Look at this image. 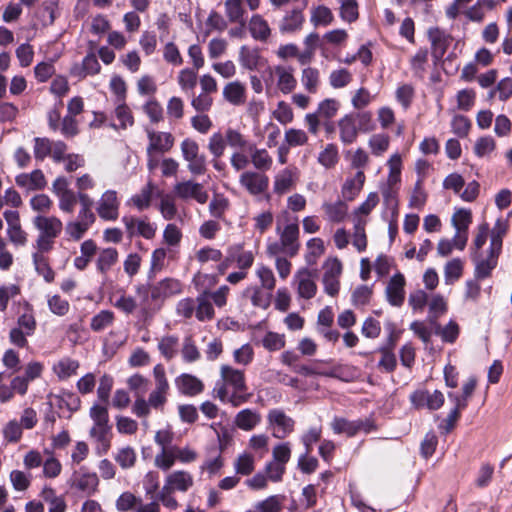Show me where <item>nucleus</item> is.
I'll use <instances>...</instances> for the list:
<instances>
[{
  "label": "nucleus",
  "mask_w": 512,
  "mask_h": 512,
  "mask_svg": "<svg viewBox=\"0 0 512 512\" xmlns=\"http://www.w3.org/2000/svg\"><path fill=\"white\" fill-rule=\"evenodd\" d=\"M194 485L193 475L186 470H175L168 473L164 484L157 494V502L169 510H176L179 503L174 496L175 492L186 493Z\"/></svg>",
  "instance_id": "7ed1b4c3"
},
{
  "label": "nucleus",
  "mask_w": 512,
  "mask_h": 512,
  "mask_svg": "<svg viewBox=\"0 0 512 512\" xmlns=\"http://www.w3.org/2000/svg\"><path fill=\"white\" fill-rule=\"evenodd\" d=\"M226 143L229 147L237 150H247L249 145H252L245 136L238 130L228 128L225 131Z\"/></svg>",
  "instance_id": "864d4df0"
},
{
  "label": "nucleus",
  "mask_w": 512,
  "mask_h": 512,
  "mask_svg": "<svg viewBox=\"0 0 512 512\" xmlns=\"http://www.w3.org/2000/svg\"><path fill=\"white\" fill-rule=\"evenodd\" d=\"M304 21L301 10L294 9L283 17L279 29L282 33H293L302 28Z\"/></svg>",
  "instance_id": "58836bf2"
},
{
  "label": "nucleus",
  "mask_w": 512,
  "mask_h": 512,
  "mask_svg": "<svg viewBox=\"0 0 512 512\" xmlns=\"http://www.w3.org/2000/svg\"><path fill=\"white\" fill-rule=\"evenodd\" d=\"M497 95L499 100L507 101L512 96V78L505 77L501 79L495 88L489 92V97L494 98Z\"/></svg>",
  "instance_id": "338daca9"
},
{
  "label": "nucleus",
  "mask_w": 512,
  "mask_h": 512,
  "mask_svg": "<svg viewBox=\"0 0 512 512\" xmlns=\"http://www.w3.org/2000/svg\"><path fill=\"white\" fill-rule=\"evenodd\" d=\"M128 234L132 237L139 235L147 240L153 239L156 235L157 226L148 219H139L135 217L125 216L122 218Z\"/></svg>",
  "instance_id": "a211bd4d"
},
{
  "label": "nucleus",
  "mask_w": 512,
  "mask_h": 512,
  "mask_svg": "<svg viewBox=\"0 0 512 512\" xmlns=\"http://www.w3.org/2000/svg\"><path fill=\"white\" fill-rule=\"evenodd\" d=\"M301 83L308 93H317L320 85L319 70L313 67L304 68L301 73Z\"/></svg>",
  "instance_id": "de8ad7c7"
},
{
  "label": "nucleus",
  "mask_w": 512,
  "mask_h": 512,
  "mask_svg": "<svg viewBox=\"0 0 512 512\" xmlns=\"http://www.w3.org/2000/svg\"><path fill=\"white\" fill-rule=\"evenodd\" d=\"M154 185L152 182H148L139 193L133 195L130 202L139 210L143 211L149 208L152 200V194L154 191Z\"/></svg>",
  "instance_id": "8fccbe9b"
},
{
  "label": "nucleus",
  "mask_w": 512,
  "mask_h": 512,
  "mask_svg": "<svg viewBox=\"0 0 512 512\" xmlns=\"http://www.w3.org/2000/svg\"><path fill=\"white\" fill-rule=\"evenodd\" d=\"M115 118L119 121V125L112 124L113 128H121L126 129L130 127L134 123V118L132 116L130 108L124 102H118L115 111Z\"/></svg>",
  "instance_id": "680f3d73"
},
{
  "label": "nucleus",
  "mask_w": 512,
  "mask_h": 512,
  "mask_svg": "<svg viewBox=\"0 0 512 512\" xmlns=\"http://www.w3.org/2000/svg\"><path fill=\"white\" fill-rule=\"evenodd\" d=\"M452 225L456 231L467 232L472 222V213L469 209H458L452 216Z\"/></svg>",
  "instance_id": "e2e57ef3"
},
{
  "label": "nucleus",
  "mask_w": 512,
  "mask_h": 512,
  "mask_svg": "<svg viewBox=\"0 0 512 512\" xmlns=\"http://www.w3.org/2000/svg\"><path fill=\"white\" fill-rule=\"evenodd\" d=\"M239 63L244 69L254 71L262 65L263 58L259 49L243 45L239 50Z\"/></svg>",
  "instance_id": "7c9ffc66"
},
{
  "label": "nucleus",
  "mask_w": 512,
  "mask_h": 512,
  "mask_svg": "<svg viewBox=\"0 0 512 512\" xmlns=\"http://www.w3.org/2000/svg\"><path fill=\"white\" fill-rule=\"evenodd\" d=\"M222 96L229 104L241 106L247 99L246 85L239 80L228 82L223 87Z\"/></svg>",
  "instance_id": "bb28decb"
},
{
  "label": "nucleus",
  "mask_w": 512,
  "mask_h": 512,
  "mask_svg": "<svg viewBox=\"0 0 512 512\" xmlns=\"http://www.w3.org/2000/svg\"><path fill=\"white\" fill-rule=\"evenodd\" d=\"M352 79V73L345 68L333 70L328 78L330 86L334 89H341L348 86L352 82Z\"/></svg>",
  "instance_id": "4d7b16f0"
},
{
  "label": "nucleus",
  "mask_w": 512,
  "mask_h": 512,
  "mask_svg": "<svg viewBox=\"0 0 512 512\" xmlns=\"http://www.w3.org/2000/svg\"><path fill=\"white\" fill-rule=\"evenodd\" d=\"M244 296L248 297L251 304L263 310L269 308L272 301V292L259 286H249L244 290Z\"/></svg>",
  "instance_id": "72a5a7b5"
},
{
  "label": "nucleus",
  "mask_w": 512,
  "mask_h": 512,
  "mask_svg": "<svg viewBox=\"0 0 512 512\" xmlns=\"http://www.w3.org/2000/svg\"><path fill=\"white\" fill-rule=\"evenodd\" d=\"M183 159L187 162V169L192 175H203L207 170L206 157L200 154L198 143L186 138L180 144Z\"/></svg>",
  "instance_id": "0eeeda50"
},
{
  "label": "nucleus",
  "mask_w": 512,
  "mask_h": 512,
  "mask_svg": "<svg viewBox=\"0 0 512 512\" xmlns=\"http://www.w3.org/2000/svg\"><path fill=\"white\" fill-rule=\"evenodd\" d=\"M340 102L334 98H326L319 102L315 111L323 119H331L335 117L340 109Z\"/></svg>",
  "instance_id": "13d9d810"
},
{
  "label": "nucleus",
  "mask_w": 512,
  "mask_h": 512,
  "mask_svg": "<svg viewBox=\"0 0 512 512\" xmlns=\"http://www.w3.org/2000/svg\"><path fill=\"white\" fill-rule=\"evenodd\" d=\"M175 386L178 391L189 397L199 395L204 390L203 382L196 376L183 373L175 379Z\"/></svg>",
  "instance_id": "393cba45"
},
{
  "label": "nucleus",
  "mask_w": 512,
  "mask_h": 512,
  "mask_svg": "<svg viewBox=\"0 0 512 512\" xmlns=\"http://www.w3.org/2000/svg\"><path fill=\"white\" fill-rule=\"evenodd\" d=\"M254 463V456L250 453L244 452L235 459L234 470L240 475H250L255 469Z\"/></svg>",
  "instance_id": "bf43d9fd"
},
{
  "label": "nucleus",
  "mask_w": 512,
  "mask_h": 512,
  "mask_svg": "<svg viewBox=\"0 0 512 512\" xmlns=\"http://www.w3.org/2000/svg\"><path fill=\"white\" fill-rule=\"evenodd\" d=\"M330 426L335 434H345L347 437H353L361 431L369 433L373 430V424L369 420L358 419L350 421L344 417L337 416L333 418Z\"/></svg>",
  "instance_id": "9d476101"
},
{
  "label": "nucleus",
  "mask_w": 512,
  "mask_h": 512,
  "mask_svg": "<svg viewBox=\"0 0 512 512\" xmlns=\"http://www.w3.org/2000/svg\"><path fill=\"white\" fill-rule=\"evenodd\" d=\"M183 291V284L175 278H165L151 288V297L154 300L178 295Z\"/></svg>",
  "instance_id": "5701e85b"
},
{
  "label": "nucleus",
  "mask_w": 512,
  "mask_h": 512,
  "mask_svg": "<svg viewBox=\"0 0 512 512\" xmlns=\"http://www.w3.org/2000/svg\"><path fill=\"white\" fill-rule=\"evenodd\" d=\"M78 368L79 362L77 360L65 357L56 362L52 370L60 380H65L75 375Z\"/></svg>",
  "instance_id": "79ce46f5"
},
{
  "label": "nucleus",
  "mask_w": 512,
  "mask_h": 512,
  "mask_svg": "<svg viewBox=\"0 0 512 512\" xmlns=\"http://www.w3.org/2000/svg\"><path fill=\"white\" fill-rule=\"evenodd\" d=\"M33 226L38 231V236L33 243V249L40 252H50L54 249L56 239L61 235L64 225L55 215L38 214L32 220Z\"/></svg>",
  "instance_id": "20e7f679"
},
{
  "label": "nucleus",
  "mask_w": 512,
  "mask_h": 512,
  "mask_svg": "<svg viewBox=\"0 0 512 512\" xmlns=\"http://www.w3.org/2000/svg\"><path fill=\"white\" fill-rule=\"evenodd\" d=\"M428 37L431 42L433 55L436 58H441L449 46V36L439 28H430L428 30Z\"/></svg>",
  "instance_id": "c9c22d12"
},
{
  "label": "nucleus",
  "mask_w": 512,
  "mask_h": 512,
  "mask_svg": "<svg viewBox=\"0 0 512 512\" xmlns=\"http://www.w3.org/2000/svg\"><path fill=\"white\" fill-rule=\"evenodd\" d=\"M179 339L174 335H166L158 342V349L166 360L173 359L178 353Z\"/></svg>",
  "instance_id": "09e8293b"
},
{
  "label": "nucleus",
  "mask_w": 512,
  "mask_h": 512,
  "mask_svg": "<svg viewBox=\"0 0 512 512\" xmlns=\"http://www.w3.org/2000/svg\"><path fill=\"white\" fill-rule=\"evenodd\" d=\"M322 210L325 219L332 223H341L345 221L348 216V204L343 200L324 202L322 204Z\"/></svg>",
  "instance_id": "c85d7f7f"
},
{
  "label": "nucleus",
  "mask_w": 512,
  "mask_h": 512,
  "mask_svg": "<svg viewBox=\"0 0 512 512\" xmlns=\"http://www.w3.org/2000/svg\"><path fill=\"white\" fill-rule=\"evenodd\" d=\"M173 193L181 200H195L199 204H205L209 198L204 186L193 180L177 182L173 187Z\"/></svg>",
  "instance_id": "1a4fd4ad"
},
{
  "label": "nucleus",
  "mask_w": 512,
  "mask_h": 512,
  "mask_svg": "<svg viewBox=\"0 0 512 512\" xmlns=\"http://www.w3.org/2000/svg\"><path fill=\"white\" fill-rule=\"evenodd\" d=\"M16 184L26 190H40L46 186V179L43 172L39 169L31 173H22L16 176Z\"/></svg>",
  "instance_id": "c756f323"
},
{
  "label": "nucleus",
  "mask_w": 512,
  "mask_h": 512,
  "mask_svg": "<svg viewBox=\"0 0 512 512\" xmlns=\"http://www.w3.org/2000/svg\"><path fill=\"white\" fill-rule=\"evenodd\" d=\"M410 401L416 408L426 407L429 410H437L444 404V395L439 390L430 393L420 389L410 395Z\"/></svg>",
  "instance_id": "6ab92c4d"
},
{
  "label": "nucleus",
  "mask_w": 512,
  "mask_h": 512,
  "mask_svg": "<svg viewBox=\"0 0 512 512\" xmlns=\"http://www.w3.org/2000/svg\"><path fill=\"white\" fill-rule=\"evenodd\" d=\"M99 485V478L96 473L80 470L74 476L73 487L81 491L86 496H91L96 493Z\"/></svg>",
  "instance_id": "cd10ccee"
},
{
  "label": "nucleus",
  "mask_w": 512,
  "mask_h": 512,
  "mask_svg": "<svg viewBox=\"0 0 512 512\" xmlns=\"http://www.w3.org/2000/svg\"><path fill=\"white\" fill-rule=\"evenodd\" d=\"M2 434L5 441L17 443L22 438L23 428L16 419H12L4 425Z\"/></svg>",
  "instance_id": "69168bd1"
},
{
  "label": "nucleus",
  "mask_w": 512,
  "mask_h": 512,
  "mask_svg": "<svg viewBox=\"0 0 512 512\" xmlns=\"http://www.w3.org/2000/svg\"><path fill=\"white\" fill-rule=\"evenodd\" d=\"M299 171L296 167H287L278 172L274 178V192L284 194L290 191L297 183Z\"/></svg>",
  "instance_id": "a878e982"
},
{
  "label": "nucleus",
  "mask_w": 512,
  "mask_h": 512,
  "mask_svg": "<svg viewBox=\"0 0 512 512\" xmlns=\"http://www.w3.org/2000/svg\"><path fill=\"white\" fill-rule=\"evenodd\" d=\"M137 459L134 448L130 446L123 447L117 451L114 460L120 465L122 469H129L135 465Z\"/></svg>",
  "instance_id": "0e129e2a"
},
{
  "label": "nucleus",
  "mask_w": 512,
  "mask_h": 512,
  "mask_svg": "<svg viewBox=\"0 0 512 512\" xmlns=\"http://www.w3.org/2000/svg\"><path fill=\"white\" fill-rule=\"evenodd\" d=\"M176 454V446L161 449L155 456V466L162 471L170 470L177 461Z\"/></svg>",
  "instance_id": "37998d69"
},
{
  "label": "nucleus",
  "mask_w": 512,
  "mask_h": 512,
  "mask_svg": "<svg viewBox=\"0 0 512 512\" xmlns=\"http://www.w3.org/2000/svg\"><path fill=\"white\" fill-rule=\"evenodd\" d=\"M260 422V413L249 408L239 411L234 419L235 425L243 431L253 430Z\"/></svg>",
  "instance_id": "e433bc0d"
},
{
  "label": "nucleus",
  "mask_w": 512,
  "mask_h": 512,
  "mask_svg": "<svg viewBox=\"0 0 512 512\" xmlns=\"http://www.w3.org/2000/svg\"><path fill=\"white\" fill-rule=\"evenodd\" d=\"M115 315L110 310H101L91 318L90 328L94 332H101L114 322Z\"/></svg>",
  "instance_id": "603ef678"
},
{
  "label": "nucleus",
  "mask_w": 512,
  "mask_h": 512,
  "mask_svg": "<svg viewBox=\"0 0 512 512\" xmlns=\"http://www.w3.org/2000/svg\"><path fill=\"white\" fill-rule=\"evenodd\" d=\"M339 137L343 144L354 143L359 132L373 130L372 114L369 111H359L345 114L338 120Z\"/></svg>",
  "instance_id": "39448f33"
},
{
  "label": "nucleus",
  "mask_w": 512,
  "mask_h": 512,
  "mask_svg": "<svg viewBox=\"0 0 512 512\" xmlns=\"http://www.w3.org/2000/svg\"><path fill=\"white\" fill-rule=\"evenodd\" d=\"M275 232L278 236V240L269 239L267 241V255L296 256L300 250L298 219H290L288 211H283L277 218Z\"/></svg>",
  "instance_id": "f257e3e1"
},
{
  "label": "nucleus",
  "mask_w": 512,
  "mask_h": 512,
  "mask_svg": "<svg viewBox=\"0 0 512 512\" xmlns=\"http://www.w3.org/2000/svg\"><path fill=\"white\" fill-rule=\"evenodd\" d=\"M224 466V459L222 457V451H214L208 455L201 466L199 467L201 473H207L209 478H212L219 474Z\"/></svg>",
  "instance_id": "a19ab883"
},
{
  "label": "nucleus",
  "mask_w": 512,
  "mask_h": 512,
  "mask_svg": "<svg viewBox=\"0 0 512 512\" xmlns=\"http://www.w3.org/2000/svg\"><path fill=\"white\" fill-rule=\"evenodd\" d=\"M353 221L354 231L352 237V244L359 252H363L366 250L367 247V236L365 232L367 220L362 217H357L356 219H353Z\"/></svg>",
  "instance_id": "a18cd8bd"
},
{
  "label": "nucleus",
  "mask_w": 512,
  "mask_h": 512,
  "mask_svg": "<svg viewBox=\"0 0 512 512\" xmlns=\"http://www.w3.org/2000/svg\"><path fill=\"white\" fill-rule=\"evenodd\" d=\"M317 271L308 268L299 269L294 275V284L296 285L299 297L311 299L316 295L317 285L315 279Z\"/></svg>",
  "instance_id": "4468645a"
},
{
  "label": "nucleus",
  "mask_w": 512,
  "mask_h": 512,
  "mask_svg": "<svg viewBox=\"0 0 512 512\" xmlns=\"http://www.w3.org/2000/svg\"><path fill=\"white\" fill-rule=\"evenodd\" d=\"M48 252H40L38 249H33L32 261L34 268L38 275L42 276L47 283H51L55 279V272L49 265Z\"/></svg>",
  "instance_id": "f704fd0d"
},
{
  "label": "nucleus",
  "mask_w": 512,
  "mask_h": 512,
  "mask_svg": "<svg viewBox=\"0 0 512 512\" xmlns=\"http://www.w3.org/2000/svg\"><path fill=\"white\" fill-rule=\"evenodd\" d=\"M146 133L148 138L147 155H163L172 149L175 138L171 133L155 131L153 129H146Z\"/></svg>",
  "instance_id": "9b49d317"
},
{
  "label": "nucleus",
  "mask_w": 512,
  "mask_h": 512,
  "mask_svg": "<svg viewBox=\"0 0 512 512\" xmlns=\"http://www.w3.org/2000/svg\"><path fill=\"white\" fill-rule=\"evenodd\" d=\"M283 506V497L272 495L263 501L257 502L254 506L260 512H280Z\"/></svg>",
  "instance_id": "774afa93"
},
{
  "label": "nucleus",
  "mask_w": 512,
  "mask_h": 512,
  "mask_svg": "<svg viewBox=\"0 0 512 512\" xmlns=\"http://www.w3.org/2000/svg\"><path fill=\"white\" fill-rule=\"evenodd\" d=\"M101 66L94 53L87 54L81 63H74L70 68V75L78 79H84L89 75H96L100 72Z\"/></svg>",
  "instance_id": "b1692460"
},
{
  "label": "nucleus",
  "mask_w": 512,
  "mask_h": 512,
  "mask_svg": "<svg viewBox=\"0 0 512 512\" xmlns=\"http://www.w3.org/2000/svg\"><path fill=\"white\" fill-rule=\"evenodd\" d=\"M3 216L7 223V236L9 241L17 247L25 246L28 241V235L21 227L18 211L6 210Z\"/></svg>",
  "instance_id": "dca6fc26"
},
{
  "label": "nucleus",
  "mask_w": 512,
  "mask_h": 512,
  "mask_svg": "<svg viewBox=\"0 0 512 512\" xmlns=\"http://www.w3.org/2000/svg\"><path fill=\"white\" fill-rule=\"evenodd\" d=\"M93 425L89 435L98 443L99 454L106 453L110 448L111 425L109 424L108 409L99 404H93L89 410Z\"/></svg>",
  "instance_id": "423d86ee"
},
{
  "label": "nucleus",
  "mask_w": 512,
  "mask_h": 512,
  "mask_svg": "<svg viewBox=\"0 0 512 512\" xmlns=\"http://www.w3.org/2000/svg\"><path fill=\"white\" fill-rule=\"evenodd\" d=\"M334 20L332 11L323 5L312 9L310 21L314 26H328Z\"/></svg>",
  "instance_id": "5fc2aeb1"
},
{
  "label": "nucleus",
  "mask_w": 512,
  "mask_h": 512,
  "mask_svg": "<svg viewBox=\"0 0 512 512\" xmlns=\"http://www.w3.org/2000/svg\"><path fill=\"white\" fill-rule=\"evenodd\" d=\"M501 252H496L493 249H488V254L485 258H481L476 253L471 254V259L475 264L474 278L476 280H483L491 276L492 271L498 264V258Z\"/></svg>",
  "instance_id": "f3484780"
},
{
  "label": "nucleus",
  "mask_w": 512,
  "mask_h": 512,
  "mask_svg": "<svg viewBox=\"0 0 512 512\" xmlns=\"http://www.w3.org/2000/svg\"><path fill=\"white\" fill-rule=\"evenodd\" d=\"M214 315L215 312L213 305L208 298V291H204L196 298L195 316L199 321L205 322L212 320Z\"/></svg>",
  "instance_id": "ea45409f"
},
{
  "label": "nucleus",
  "mask_w": 512,
  "mask_h": 512,
  "mask_svg": "<svg viewBox=\"0 0 512 512\" xmlns=\"http://www.w3.org/2000/svg\"><path fill=\"white\" fill-rule=\"evenodd\" d=\"M245 2L251 11L257 10L260 6V0H245ZM224 8L229 22L245 26L246 9L244 0H226Z\"/></svg>",
  "instance_id": "f8f14e48"
},
{
  "label": "nucleus",
  "mask_w": 512,
  "mask_h": 512,
  "mask_svg": "<svg viewBox=\"0 0 512 512\" xmlns=\"http://www.w3.org/2000/svg\"><path fill=\"white\" fill-rule=\"evenodd\" d=\"M248 28L251 36L261 42H265L271 35L268 22L260 14L252 15L248 23Z\"/></svg>",
  "instance_id": "4c0bfd02"
},
{
  "label": "nucleus",
  "mask_w": 512,
  "mask_h": 512,
  "mask_svg": "<svg viewBox=\"0 0 512 512\" xmlns=\"http://www.w3.org/2000/svg\"><path fill=\"white\" fill-rule=\"evenodd\" d=\"M270 74L276 77L277 88L283 94L291 93L297 86V80L294 76V68L291 66H274L270 70Z\"/></svg>",
  "instance_id": "412c9836"
},
{
  "label": "nucleus",
  "mask_w": 512,
  "mask_h": 512,
  "mask_svg": "<svg viewBox=\"0 0 512 512\" xmlns=\"http://www.w3.org/2000/svg\"><path fill=\"white\" fill-rule=\"evenodd\" d=\"M170 386L166 385H155V388L151 391L148 397L150 405L153 409L162 410L167 402V396L169 393Z\"/></svg>",
  "instance_id": "6e6d98bb"
},
{
  "label": "nucleus",
  "mask_w": 512,
  "mask_h": 512,
  "mask_svg": "<svg viewBox=\"0 0 512 512\" xmlns=\"http://www.w3.org/2000/svg\"><path fill=\"white\" fill-rule=\"evenodd\" d=\"M120 201L115 190H106L97 201L98 216L105 221H115L119 216Z\"/></svg>",
  "instance_id": "2eb2a0df"
},
{
  "label": "nucleus",
  "mask_w": 512,
  "mask_h": 512,
  "mask_svg": "<svg viewBox=\"0 0 512 512\" xmlns=\"http://www.w3.org/2000/svg\"><path fill=\"white\" fill-rule=\"evenodd\" d=\"M240 185L252 196H258L267 191L269 178L261 171H244L239 177Z\"/></svg>",
  "instance_id": "ddd939ff"
},
{
  "label": "nucleus",
  "mask_w": 512,
  "mask_h": 512,
  "mask_svg": "<svg viewBox=\"0 0 512 512\" xmlns=\"http://www.w3.org/2000/svg\"><path fill=\"white\" fill-rule=\"evenodd\" d=\"M248 152L250 161L257 171L266 172L272 168L273 158L264 148H257L254 144L249 145Z\"/></svg>",
  "instance_id": "473e14b6"
},
{
  "label": "nucleus",
  "mask_w": 512,
  "mask_h": 512,
  "mask_svg": "<svg viewBox=\"0 0 512 512\" xmlns=\"http://www.w3.org/2000/svg\"><path fill=\"white\" fill-rule=\"evenodd\" d=\"M197 70L191 68H184L179 71L177 76V83L180 89L186 93H193L197 82H198V74Z\"/></svg>",
  "instance_id": "c03bdc74"
},
{
  "label": "nucleus",
  "mask_w": 512,
  "mask_h": 512,
  "mask_svg": "<svg viewBox=\"0 0 512 512\" xmlns=\"http://www.w3.org/2000/svg\"><path fill=\"white\" fill-rule=\"evenodd\" d=\"M95 221L96 217L77 214L75 219L68 221L64 226L65 234L68 240L75 242L81 240L95 223Z\"/></svg>",
  "instance_id": "aec40b11"
},
{
  "label": "nucleus",
  "mask_w": 512,
  "mask_h": 512,
  "mask_svg": "<svg viewBox=\"0 0 512 512\" xmlns=\"http://www.w3.org/2000/svg\"><path fill=\"white\" fill-rule=\"evenodd\" d=\"M365 181L363 171H358L354 179L347 180L342 188L343 197L347 200H353L362 189Z\"/></svg>",
  "instance_id": "3c124183"
},
{
  "label": "nucleus",
  "mask_w": 512,
  "mask_h": 512,
  "mask_svg": "<svg viewBox=\"0 0 512 512\" xmlns=\"http://www.w3.org/2000/svg\"><path fill=\"white\" fill-rule=\"evenodd\" d=\"M464 262L460 258H453L444 266L445 284L451 285L458 281L463 275Z\"/></svg>",
  "instance_id": "49530a36"
},
{
  "label": "nucleus",
  "mask_w": 512,
  "mask_h": 512,
  "mask_svg": "<svg viewBox=\"0 0 512 512\" xmlns=\"http://www.w3.org/2000/svg\"><path fill=\"white\" fill-rule=\"evenodd\" d=\"M405 278L403 274H394L386 287L388 302L395 307H400L405 299Z\"/></svg>",
  "instance_id": "4be33fe9"
},
{
  "label": "nucleus",
  "mask_w": 512,
  "mask_h": 512,
  "mask_svg": "<svg viewBox=\"0 0 512 512\" xmlns=\"http://www.w3.org/2000/svg\"><path fill=\"white\" fill-rule=\"evenodd\" d=\"M118 259L119 253L116 248L101 249L96 259L97 272L106 277L111 268L118 262Z\"/></svg>",
  "instance_id": "2f4dec72"
},
{
  "label": "nucleus",
  "mask_w": 512,
  "mask_h": 512,
  "mask_svg": "<svg viewBox=\"0 0 512 512\" xmlns=\"http://www.w3.org/2000/svg\"><path fill=\"white\" fill-rule=\"evenodd\" d=\"M59 15L58 1L45 0L41 5V21L44 26L54 23Z\"/></svg>",
  "instance_id": "052dcab7"
},
{
  "label": "nucleus",
  "mask_w": 512,
  "mask_h": 512,
  "mask_svg": "<svg viewBox=\"0 0 512 512\" xmlns=\"http://www.w3.org/2000/svg\"><path fill=\"white\" fill-rule=\"evenodd\" d=\"M246 390L244 371L230 365L220 367V379L215 384L214 393L221 402L237 407L247 401Z\"/></svg>",
  "instance_id": "f03ea898"
},
{
  "label": "nucleus",
  "mask_w": 512,
  "mask_h": 512,
  "mask_svg": "<svg viewBox=\"0 0 512 512\" xmlns=\"http://www.w3.org/2000/svg\"><path fill=\"white\" fill-rule=\"evenodd\" d=\"M267 423L272 430L273 437L277 439H284L294 431V419L279 408L269 410Z\"/></svg>",
  "instance_id": "6e6552de"
}]
</instances>
